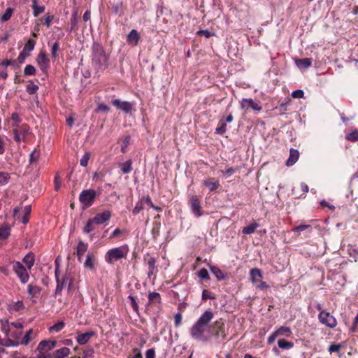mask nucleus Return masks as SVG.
Here are the masks:
<instances>
[{
	"label": "nucleus",
	"instance_id": "nucleus-1",
	"mask_svg": "<svg viewBox=\"0 0 358 358\" xmlns=\"http://www.w3.org/2000/svg\"><path fill=\"white\" fill-rule=\"evenodd\" d=\"M213 317L214 313L211 310H207L202 313L189 329L192 338L201 342L209 341L210 336L206 335L205 333L208 329Z\"/></svg>",
	"mask_w": 358,
	"mask_h": 358
},
{
	"label": "nucleus",
	"instance_id": "nucleus-2",
	"mask_svg": "<svg viewBox=\"0 0 358 358\" xmlns=\"http://www.w3.org/2000/svg\"><path fill=\"white\" fill-rule=\"evenodd\" d=\"M108 55L102 45L95 43L92 45V64L99 71L105 70L108 66Z\"/></svg>",
	"mask_w": 358,
	"mask_h": 358
},
{
	"label": "nucleus",
	"instance_id": "nucleus-3",
	"mask_svg": "<svg viewBox=\"0 0 358 358\" xmlns=\"http://www.w3.org/2000/svg\"><path fill=\"white\" fill-rule=\"evenodd\" d=\"M129 251V248L127 244L111 248L106 252L104 259L108 264H114L116 262L125 259Z\"/></svg>",
	"mask_w": 358,
	"mask_h": 358
},
{
	"label": "nucleus",
	"instance_id": "nucleus-4",
	"mask_svg": "<svg viewBox=\"0 0 358 358\" xmlns=\"http://www.w3.org/2000/svg\"><path fill=\"white\" fill-rule=\"evenodd\" d=\"M208 331L210 336L215 337L216 339H221L222 341H224L226 339L227 336L225 329V322L222 318L210 324Z\"/></svg>",
	"mask_w": 358,
	"mask_h": 358
},
{
	"label": "nucleus",
	"instance_id": "nucleus-5",
	"mask_svg": "<svg viewBox=\"0 0 358 358\" xmlns=\"http://www.w3.org/2000/svg\"><path fill=\"white\" fill-rule=\"evenodd\" d=\"M97 196L96 191L93 189L83 190L79 195V201L82 206V209L85 210L93 205Z\"/></svg>",
	"mask_w": 358,
	"mask_h": 358
},
{
	"label": "nucleus",
	"instance_id": "nucleus-6",
	"mask_svg": "<svg viewBox=\"0 0 358 358\" xmlns=\"http://www.w3.org/2000/svg\"><path fill=\"white\" fill-rule=\"evenodd\" d=\"M262 277V273L260 269L254 268L250 271V278L251 282L256 285L257 289L264 290L268 288V285L261 280Z\"/></svg>",
	"mask_w": 358,
	"mask_h": 358
},
{
	"label": "nucleus",
	"instance_id": "nucleus-7",
	"mask_svg": "<svg viewBox=\"0 0 358 358\" xmlns=\"http://www.w3.org/2000/svg\"><path fill=\"white\" fill-rule=\"evenodd\" d=\"M55 278L57 282V287L55 291V295L61 294L62 289L66 286L67 283H69V289L72 285L73 280L72 278L69 277L67 274H65L62 276V278H59L58 274V267L55 268Z\"/></svg>",
	"mask_w": 358,
	"mask_h": 358
},
{
	"label": "nucleus",
	"instance_id": "nucleus-8",
	"mask_svg": "<svg viewBox=\"0 0 358 358\" xmlns=\"http://www.w3.org/2000/svg\"><path fill=\"white\" fill-rule=\"evenodd\" d=\"M318 320L322 324L330 329L335 328L338 324L336 317L328 311L320 312L318 314Z\"/></svg>",
	"mask_w": 358,
	"mask_h": 358
},
{
	"label": "nucleus",
	"instance_id": "nucleus-9",
	"mask_svg": "<svg viewBox=\"0 0 358 358\" xmlns=\"http://www.w3.org/2000/svg\"><path fill=\"white\" fill-rule=\"evenodd\" d=\"M13 133L16 143L26 142V137L30 133V127L27 124H22L20 127L13 128Z\"/></svg>",
	"mask_w": 358,
	"mask_h": 358
},
{
	"label": "nucleus",
	"instance_id": "nucleus-10",
	"mask_svg": "<svg viewBox=\"0 0 358 358\" xmlns=\"http://www.w3.org/2000/svg\"><path fill=\"white\" fill-rule=\"evenodd\" d=\"M143 263L148 266V276L150 278L158 272L157 258L147 253L143 257Z\"/></svg>",
	"mask_w": 358,
	"mask_h": 358
},
{
	"label": "nucleus",
	"instance_id": "nucleus-11",
	"mask_svg": "<svg viewBox=\"0 0 358 358\" xmlns=\"http://www.w3.org/2000/svg\"><path fill=\"white\" fill-rule=\"evenodd\" d=\"M13 269L20 278L22 283L25 284L28 282L29 279L28 272L26 268L20 262H13Z\"/></svg>",
	"mask_w": 358,
	"mask_h": 358
},
{
	"label": "nucleus",
	"instance_id": "nucleus-12",
	"mask_svg": "<svg viewBox=\"0 0 358 358\" xmlns=\"http://www.w3.org/2000/svg\"><path fill=\"white\" fill-rule=\"evenodd\" d=\"M189 204L193 214L199 217L203 215V211L201 209V201L197 195H193L190 197Z\"/></svg>",
	"mask_w": 358,
	"mask_h": 358
},
{
	"label": "nucleus",
	"instance_id": "nucleus-13",
	"mask_svg": "<svg viewBox=\"0 0 358 358\" xmlns=\"http://www.w3.org/2000/svg\"><path fill=\"white\" fill-rule=\"evenodd\" d=\"M36 63L43 72H46L50 68V61L44 50H41L36 57Z\"/></svg>",
	"mask_w": 358,
	"mask_h": 358
},
{
	"label": "nucleus",
	"instance_id": "nucleus-14",
	"mask_svg": "<svg viewBox=\"0 0 358 358\" xmlns=\"http://www.w3.org/2000/svg\"><path fill=\"white\" fill-rule=\"evenodd\" d=\"M111 103L118 110H122L125 113H129L133 110V103L129 101H122L120 99H114Z\"/></svg>",
	"mask_w": 358,
	"mask_h": 358
},
{
	"label": "nucleus",
	"instance_id": "nucleus-15",
	"mask_svg": "<svg viewBox=\"0 0 358 358\" xmlns=\"http://www.w3.org/2000/svg\"><path fill=\"white\" fill-rule=\"evenodd\" d=\"M241 107L245 110L252 108L254 110L259 111L262 108V107L255 102L252 99H243L241 102Z\"/></svg>",
	"mask_w": 358,
	"mask_h": 358
},
{
	"label": "nucleus",
	"instance_id": "nucleus-16",
	"mask_svg": "<svg viewBox=\"0 0 358 358\" xmlns=\"http://www.w3.org/2000/svg\"><path fill=\"white\" fill-rule=\"evenodd\" d=\"M112 217V212L110 210H106L102 213H99L96 214V215L92 217L95 223L96 224H102L107 222H108Z\"/></svg>",
	"mask_w": 358,
	"mask_h": 358
},
{
	"label": "nucleus",
	"instance_id": "nucleus-17",
	"mask_svg": "<svg viewBox=\"0 0 358 358\" xmlns=\"http://www.w3.org/2000/svg\"><path fill=\"white\" fill-rule=\"evenodd\" d=\"M57 345L55 341H42L39 343L37 350L39 352H45L53 349Z\"/></svg>",
	"mask_w": 358,
	"mask_h": 358
},
{
	"label": "nucleus",
	"instance_id": "nucleus-18",
	"mask_svg": "<svg viewBox=\"0 0 358 358\" xmlns=\"http://www.w3.org/2000/svg\"><path fill=\"white\" fill-rule=\"evenodd\" d=\"M76 341L80 345H85L89 341L95 336L96 333L94 331H90L86 333H77Z\"/></svg>",
	"mask_w": 358,
	"mask_h": 358
},
{
	"label": "nucleus",
	"instance_id": "nucleus-19",
	"mask_svg": "<svg viewBox=\"0 0 358 358\" xmlns=\"http://www.w3.org/2000/svg\"><path fill=\"white\" fill-rule=\"evenodd\" d=\"M141 36L138 32L136 29H132L127 37V42L131 46H136L138 45L140 41Z\"/></svg>",
	"mask_w": 358,
	"mask_h": 358
},
{
	"label": "nucleus",
	"instance_id": "nucleus-20",
	"mask_svg": "<svg viewBox=\"0 0 358 358\" xmlns=\"http://www.w3.org/2000/svg\"><path fill=\"white\" fill-rule=\"evenodd\" d=\"M41 292V288L36 285L30 284L27 286V292L32 302H36L35 298H37Z\"/></svg>",
	"mask_w": 358,
	"mask_h": 358
},
{
	"label": "nucleus",
	"instance_id": "nucleus-21",
	"mask_svg": "<svg viewBox=\"0 0 358 358\" xmlns=\"http://www.w3.org/2000/svg\"><path fill=\"white\" fill-rule=\"evenodd\" d=\"M203 184L210 190V192H214L217 190L220 186L219 180L215 178H210L204 180L203 181Z\"/></svg>",
	"mask_w": 358,
	"mask_h": 358
},
{
	"label": "nucleus",
	"instance_id": "nucleus-22",
	"mask_svg": "<svg viewBox=\"0 0 358 358\" xmlns=\"http://www.w3.org/2000/svg\"><path fill=\"white\" fill-rule=\"evenodd\" d=\"M70 354V349L63 347L54 351L52 354H49V358H64Z\"/></svg>",
	"mask_w": 358,
	"mask_h": 358
},
{
	"label": "nucleus",
	"instance_id": "nucleus-23",
	"mask_svg": "<svg viewBox=\"0 0 358 358\" xmlns=\"http://www.w3.org/2000/svg\"><path fill=\"white\" fill-rule=\"evenodd\" d=\"M299 152L294 148H291L289 150V156L287 160L285 162V164L287 166H291L294 165L299 159Z\"/></svg>",
	"mask_w": 358,
	"mask_h": 358
},
{
	"label": "nucleus",
	"instance_id": "nucleus-24",
	"mask_svg": "<svg viewBox=\"0 0 358 358\" xmlns=\"http://www.w3.org/2000/svg\"><path fill=\"white\" fill-rule=\"evenodd\" d=\"M11 227L8 223L0 226V240H6L10 236Z\"/></svg>",
	"mask_w": 358,
	"mask_h": 358
},
{
	"label": "nucleus",
	"instance_id": "nucleus-25",
	"mask_svg": "<svg viewBox=\"0 0 358 358\" xmlns=\"http://www.w3.org/2000/svg\"><path fill=\"white\" fill-rule=\"evenodd\" d=\"M88 248V244L86 243H84L83 241H79L78 245H77V250H76V255L78 257V259L80 262L82 261V257L84 255L85 252L87 250Z\"/></svg>",
	"mask_w": 358,
	"mask_h": 358
},
{
	"label": "nucleus",
	"instance_id": "nucleus-26",
	"mask_svg": "<svg viewBox=\"0 0 358 358\" xmlns=\"http://www.w3.org/2000/svg\"><path fill=\"white\" fill-rule=\"evenodd\" d=\"M96 257L92 253H87L86 260L84 262V266L90 270H93L95 268Z\"/></svg>",
	"mask_w": 358,
	"mask_h": 358
},
{
	"label": "nucleus",
	"instance_id": "nucleus-27",
	"mask_svg": "<svg viewBox=\"0 0 358 358\" xmlns=\"http://www.w3.org/2000/svg\"><path fill=\"white\" fill-rule=\"evenodd\" d=\"M31 7L33 10L34 17H38L40 14L44 12L45 6L44 5L38 6L37 0H31Z\"/></svg>",
	"mask_w": 358,
	"mask_h": 358
},
{
	"label": "nucleus",
	"instance_id": "nucleus-28",
	"mask_svg": "<svg viewBox=\"0 0 358 358\" xmlns=\"http://www.w3.org/2000/svg\"><path fill=\"white\" fill-rule=\"evenodd\" d=\"M210 269L218 281L226 278L227 275L217 266H210Z\"/></svg>",
	"mask_w": 358,
	"mask_h": 358
},
{
	"label": "nucleus",
	"instance_id": "nucleus-29",
	"mask_svg": "<svg viewBox=\"0 0 358 358\" xmlns=\"http://www.w3.org/2000/svg\"><path fill=\"white\" fill-rule=\"evenodd\" d=\"M343 348L344 345L343 343H331L329 347L328 348V352L330 354L336 353L338 357H340L341 350Z\"/></svg>",
	"mask_w": 358,
	"mask_h": 358
},
{
	"label": "nucleus",
	"instance_id": "nucleus-30",
	"mask_svg": "<svg viewBox=\"0 0 358 358\" xmlns=\"http://www.w3.org/2000/svg\"><path fill=\"white\" fill-rule=\"evenodd\" d=\"M96 224V223H95L92 217L90 218L83 228V232L87 234H90L95 230Z\"/></svg>",
	"mask_w": 358,
	"mask_h": 358
},
{
	"label": "nucleus",
	"instance_id": "nucleus-31",
	"mask_svg": "<svg viewBox=\"0 0 358 358\" xmlns=\"http://www.w3.org/2000/svg\"><path fill=\"white\" fill-rule=\"evenodd\" d=\"M278 336L290 337L292 331L289 327L281 326L275 330Z\"/></svg>",
	"mask_w": 358,
	"mask_h": 358
},
{
	"label": "nucleus",
	"instance_id": "nucleus-32",
	"mask_svg": "<svg viewBox=\"0 0 358 358\" xmlns=\"http://www.w3.org/2000/svg\"><path fill=\"white\" fill-rule=\"evenodd\" d=\"M23 262L27 265L29 269H31L35 262V256L33 252H29L22 259Z\"/></svg>",
	"mask_w": 358,
	"mask_h": 358
},
{
	"label": "nucleus",
	"instance_id": "nucleus-33",
	"mask_svg": "<svg viewBox=\"0 0 358 358\" xmlns=\"http://www.w3.org/2000/svg\"><path fill=\"white\" fill-rule=\"evenodd\" d=\"M312 58H303L299 59L296 62V65L300 68L307 69L312 65Z\"/></svg>",
	"mask_w": 358,
	"mask_h": 358
},
{
	"label": "nucleus",
	"instance_id": "nucleus-34",
	"mask_svg": "<svg viewBox=\"0 0 358 358\" xmlns=\"http://www.w3.org/2000/svg\"><path fill=\"white\" fill-rule=\"evenodd\" d=\"M122 173L127 174L132 171V161L129 159L120 165Z\"/></svg>",
	"mask_w": 358,
	"mask_h": 358
},
{
	"label": "nucleus",
	"instance_id": "nucleus-35",
	"mask_svg": "<svg viewBox=\"0 0 358 358\" xmlns=\"http://www.w3.org/2000/svg\"><path fill=\"white\" fill-rule=\"evenodd\" d=\"M10 179V176L8 172L0 171V187L7 185Z\"/></svg>",
	"mask_w": 358,
	"mask_h": 358
},
{
	"label": "nucleus",
	"instance_id": "nucleus-36",
	"mask_svg": "<svg viewBox=\"0 0 358 358\" xmlns=\"http://www.w3.org/2000/svg\"><path fill=\"white\" fill-rule=\"evenodd\" d=\"M12 126L13 128L20 127L22 122V118L17 113H13L11 115Z\"/></svg>",
	"mask_w": 358,
	"mask_h": 358
},
{
	"label": "nucleus",
	"instance_id": "nucleus-37",
	"mask_svg": "<svg viewBox=\"0 0 358 358\" xmlns=\"http://www.w3.org/2000/svg\"><path fill=\"white\" fill-rule=\"evenodd\" d=\"M278 347L283 350H289L294 346L292 342L287 341L285 339H279L278 341Z\"/></svg>",
	"mask_w": 358,
	"mask_h": 358
},
{
	"label": "nucleus",
	"instance_id": "nucleus-38",
	"mask_svg": "<svg viewBox=\"0 0 358 358\" xmlns=\"http://www.w3.org/2000/svg\"><path fill=\"white\" fill-rule=\"evenodd\" d=\"M33 330L31 329L23 336L20 343L21 345H27L33 338Z\"/></svg>",
	"mask_w": 358,
	"mask_h": 358
},
{
	"label": "nucleus",
	"instance_id": "nucleus-39",
	"mask_svg": "<svg viewBox=\"0 0 358 358\" xmlns=\"http://www.w3.org/2000/svg\"><path fill=\"white\" fill-rule=\"evenodd\" d=\"M259 227L258 224L252 223L243 229L242 233L245 235L253 234Z\"/></svg>",
	"mask_w": 358,
	"mask_h": 358
},
{
	"label": "nucleus",
	"instance_id": "nucleus-40",
	"mask_svg": "<svg viewBox=\"0 0 358 358\" xmlns=\"http://www.w3.org/2000/svg\"><path fill=\"white\" fill-rule=\"evenodd\" d=\"M65 327V323L59 321L49 328L50 333H57L60 331Z\"/></svg>",
	"mask_w": 358,
	"mask_h": 358
},
{
	"label": "nucleus",
	"instance_id": "nucleus-41",
	"mask_svg": "<svg viewBox=\"0 0 358 358\" xmlns=\"http://www.w3.org/2000/svg\"><path fill=\"white\" fill-rule=\"evenodd\" d=\"M10 324H9V322L7 320H1V330L6 336H9V333L10 331Z\"/></svg>",
	"mask_w": 358,
	"mask_h": 358
},
{
	"label": "nucleus",
	"instance_id": "nucleus-42",
	"mask_svg": "<svg viewBox=\"0 0 358 358\" xmlns=\"http://www.w3.org/2000/svg\"><path fill=\"white\" fill-rule=\"evenodd\" d=\"M148 300L150 303H161V296L158 292H150L148 294Z\"/></svg>",
	"mask_w": 358,
	"mask_h": 358
},
{
	"label": "nucleus",
	"instance_id": "nucleus-43",
	"mask_svg": "<svg viewBox=\"0 0 358 358\" xmlns=\"http://www.w3.org/2000/svg\"><path fill=\"white\" fill-rule=\"evenodd\" d=\"M35 45L36 41L34 40L29 39L27 42L25 43L22 50L26 52L27 53H29L34 50Z\"/></svg>",
	"mask_w": 358,
	"mask_h": 358
},
{
	"label": "nucleus",
	"instance_id": "nucleus-44",
	"mask_svg": "<svg viewBox=\"0 0 358 358\" xmlns=\"http://www.w3.org/2000/svg\"><path fill=\"white\" fill-rule=\"evenodd\" d=\"M227 131V124L224 122L223 120H221L219 123L218 126L215 129V133L218 134H224Z\"/></svg>",
	"mask_w": 358,
	"mask_h": 358
},
{
	"label": "nucleus",
	"instance_id": "nucleus-45",
	"mask_svg": "<svg viewBox=\"0 0 358 358\" xmlns=\"http://www.w3.org/2000/svg\"><path fill=\"white\" fill-rule=\"evenodd\" d=\"M144 199L143 198H142L140 201H138L135 207L134 208L133 210H132V213L134 215H137L138 214L141 210H142L143 208H144Z\"/></svg>",
	"mask_w": 358,
	"mask_h": 358
},
{
	"label": "nucleus",
	"instance_id": "nucleus-46",
	"mask_svg": "<svg viewBox=\"0 0 358 358\" xmlns=\"http://www.w3.org/2000/svg\"><path fill=\"white\" fill-rule=\"evenodd\" d=\"M40 151L35 149L29 155V163L33 164L37 162L40 157Z\"/></svg>",
	"mask_w": 358,
	"mask_h": 358
},
{
	"label": "nucleus",
	"instance_id": "nucleus-47",
	"mask_svg": "<svg viewBox=\"0 0 358 358\" xmlns=\"http://www.w3.org/2000/svg\"><path fill=\"white\" fill-rule=\"evenodd\" d=\"M38 86L35 85L33 82L29 81V83L26 87V90L29 94H34L37 92Z\"/></svg>",
	"mask_w": 358,
	"mask_h": 358
},
{
	"label": "nucleus",
	"instance_id": "nucleus-48",
	"mask_svg": "<svg viewBox=\"0 0 358 358\" xmlns=\"http://www.w3.org/2000/svg\"><path fill=\"white\" fill-rule=\"evenodd\" d=\"M14 9L12 8H8L5 13L1 16V22H6L8 21L10 17L12 14L13 13Z\"/></svg>",
	"mask_w": 358,
	"mask_h": 358
},
{
	"label": "nucleus",
	"instance_id": "nucleus-49",
	"mask_svg": "<svg viewBox=\"0 0 358 358\" xmlns=\"http://www.w3.org/2000/svg\"><path fill=\"white\" fill-rule=\"evenodd\" d=\"M161 223L159 222H155L153 223V227L152 229V234L154 238H157V237L159 235Z\"/></svg>",
	"mask_w": 358,
	"mask_h": 358
},
{
	"label": "nucleus",
	"instance_id": "nucleus-50",
	"mask_svg": "<svg viewBox=\"0 0 358 358\" xmlns=\"http://www.w3.org/2000/svg\"><path fill=\"white\" fill-rule=\"evenodd\" d=\"M36 73V69L34 66L28 64L24 67V74L27 76H33Z\"/></svg>",
	"mask_w": 358,
	"mask_h": 358
},
{
	"label": "nucleus",
	"instance_id": "nucleus-51",
	"mask_svg": "<svg viewBox=\"0 0 358 358\" xmlns=\"http://www.w3.org/2000/svg\"><path fill=\"white\" fill-rule=\"evenodd\" d=\"M90 157H91L90 152H86L80 160V165L83 167H86L88 165V162L90 159Z\"/></svg>",
	"mask_w": 358,
	"mask_h": 358
},
{
	"label": "nucleus",
	"instance_id": "nucleus-52",
	"mask_svg": "<svg viewBox=\"0 0 358 358\" xmlns=\"http://www.w3.org/2000/svg\"><path fill=\"white\" fill-rule=\"evenodd\" d=\"M199 278L202 280H210V275L206 268H201L197 273Z\"/></svg>",
	"mask_w": 358,
	"mask_h": 358
},
{
	"label": "nucleus",
	"instance_id": "nucleus-53",
	"mask_svg": "<svg viewBox=\"0 0 358 358\" xmlns=\"http://www.w3.org/2000/svg\"><path fill=\"white\" fill-rule=\"evenodd\" d=\"M59 50V42H55L51 48V55L52 57L56 59L58 57V50Z\"/></svg>",
	"mask_w": 358,
	"mask_h": 358
},
{
	"label": "nucleus",
	"instance_id": "nucleus-54",
	"mask_svg": "<svg viewBox=\"0 0 358 358\" xmlns=\"http://www.w3.org/2000/svg\"><path fill=\"white\" fill-rule=\"evenodd\" d=\"M310 228H311V226L309 224H301V225L294 227L292 229V231H294V233H297V236H299L300 231H304V230H306V229H310Z\"/></svg>",
	"mask_w": 358,
	"mask_h": 358
},
{
	"label": "nucleus",
	"instance_id": "nucleus-55",
	"mask_svg": "<svg viewBox=\"0 0 358 358\" xmlns=\"http://www.w3.org/2000/svg\"><path fill=\"white\" fill-rule=\"evenodd\" d=\"M145 203L149 205L152 208L156 210L157 211H162V209L161 207L156 206L152 201L150 197L147 196L146 197H143Z\"/></svg>",
	"mask_w": 358,
	"mask_h": 358
},
{
	"label": "nucleus",
	"instance_id": "nucleus-56",
	"mask_svg": "<svg viewBox=\"0 0 358 358\" xmlns=\"http://www.w3.org/2000/svg\"><path fill=\"white\" fill-rule=\"evenodd\" d=\"M215 299V295L212 294L208 289H203L202 292V300Z\"/></svg>",
	"mask_w": 358,
	"mask_h": 358
},
{
	"label": "nucleus",
	"instance_id": "nucleus-57",
	"mask_svg": "<svg viewBox=\"0 0 358 358\" xmlns=\"http://www.w3.org/2000/svg\"><path fill=\"white\" fill-rule=\"evenodd\" d=\"M346 139L350 141H358V131L355 130L346 135Z\"/></svg>",
	"mask_w": 358,
	"mask_h": 358
},
{
	"label": "nucleus",
	"instance_id": "nucleus-58",
	"mask_svg": "<svg viewBox=\"0 0 358 358\" xmlns=\"http://www.w3.org/2000/svg\"><path fill=\"white\" fill-rule=\"evenodd\" d=\"M128 299L130 301L131 306L133 310L136 313H138V303L136 302V298L134 296H133L132 295H129L128 296Z\"/></svg>",
	"mask_w": 358,
	"mask_h": 358
},
{
	"label": "nucleus",
	"instance_id": "nucleus-59",
	"mask_svg": "<svg viewBox=\"0 0 358 358\" xmlns=\"http://www.w3.org/2000/svg\"><path fill=\"white\" fill-rule=\"evenodd\" d=\"M29 53H27L26 52L22 50L19 54V55L17 57V61L18 62L19 64H23L26 58L27 57H29Z\"/></svg>",
	"mask_w": 358,
	"mask_h": 358
},
{
	"label": "nucleus",
	"instance_id": "nucleus-60",
	"mask_svg": "<svg viewBox=\"0 0 358 358\" xmlns=\"http://www.w3.org/2000/svg\"><path fill=\"white\" fill-rule=\"evenodd\" d=\"M54 19V16L49 14V13H47L45 15V17H44V24H45V26L47 27H50V25H51V23H52V21Z\"/></svg>",
	"mask_w": 358,
	"mask_h": 358
},
{
	"label": "nucleus",
	"instance_id": "nucleus-61",
	"mask_svg": "<svg viewBox=\"0 0 358 358\" xmlns=\"http://www.w3.org/2000/svg\"><path fill=\"white\" fill-rule=\"evenodd\" d=\"M94 353V349L92 348H88L84 350L83 358H91L93 356Z\"/></svg>",
	"mask_w": 358,
	"mask_h": 358
},
{
	"label": "nucleus",
	"instance_id": "nucleus-62",
	"mask_svg": "<svg viewBox=\"0 0 358 358\" xmlns=\"http://www.w3.org/2000/svg\"><path fill=\"white\" fill-rule=\"evenodd\" d=\"M304 96V92L303 90H295L294 92H292V96L294 98V99H300V98H303Z\"/></svg>",
	"mask_w": 358,
	"mask_h": 358
},
{
	"label": "nucleus",
	"instance_id": "nucleus-63",
	"mask_svg": "<svg viewBox=\"0 0 358 358\" xmlns=\"http://www.w3.org/2000/svg\"><path fill=\"white\" fill-rule=\"evenodd\" d=\"M133 357L129 356L128 358H143L141 350L138 348H134L132 350Z\"/></svg>",
	"mask_w": 358,
	"mask_h": 358
},
{
	"label": "nucleus",
	"instance_id": "nucleus-64",
	"mask_svg": "<svg viewBox=\"0 0 358 358\" xmlns=\"http://www.w3.org/2000/svg\"><path fill=\"white\" fill-rule=\"evenodd\" d=\"M357 324H358V312H357V314L355 318L354 319L352 325V327L350 329V331L351 333H355V332L357 331Z\"/></svg>",
	"mask_w": 358,
	"mask_h": 358
}]
</instances>
